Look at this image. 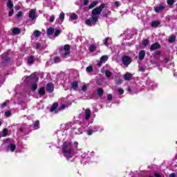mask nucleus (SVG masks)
Listing matches in <instances>:
<instances>
[{"label":"nucleus","instance_id":"61","mask_svg":"<svg viewBox=\"0 0 177 177\" xmlns=\"http://www.w3.org/2000/svg\"><path fill=\"white\" fill-rule=\"evenodd\" d=\"M154 176H156V177H160V174L156 173V174H154Z\"/></svg>","mask_w":177,"mask_h":177},{"label":"nucleus","instance_id":"25","mask_svg":"<svg viewBox=\"0 0 177 177\" xmlns=\"http://www.w3.org/2000/svg\"><path fill=\"white\" fill-rule=\"evenodd\" d=\"M33 128L34 129H39V122L37 120L33 122Z\"/></svg>","mask_w":177,"mask_h":177},{"label":"nucleus","instance_id":"4","mask_svg":"<svg viewBox=\"0 0 177 177\" xmlns=\"http://www.w3.org/2000/svg\"><path fill=\"white\" fill-rule=\"evenodd\" d=\"M62 33V30L55 29L53 28H49L47 30V34L48 35H53V37H59Z\"/></svg>","mask_w":177,"mask_h":177},{"label":"nucleus","instance_id":"49","mask_svg":"<svg viewBox=\"0 0 177 177\" xmlns=\"http://www.w3.org/2000/svg\"><path fill=\"white\" fill-rule=\"evenodd\" d=\"M38 88V86L37 85V84H33L32 86V89L33 91H35V89H37Z\"/></svg>","mask_w":177,"mask_h":177},{"label":"nucleus","instance_id":"48","mask_svg":"<svg viewBox=\"0 0 177 177\" xmlns=\"http://www.w3.org/2000/svg\"><path fill=\"white\" fill-rule=\"evenodd\" d=\"M87 86H86V85H84V86H82V91H83V92H86V89H87Z\"/></svg>","mask_w":177,"mask_h":177},{"label":"nucleus","instance_id":"20","mask_svg":"<svg viewBox=\"0 0 177 177\" xmlns=\"http://www.w3.org/2000/svg\"><path fill=\"white\" fill-rule=\"evenodd\" d=\"M66 15L64 14V12H61L59 16V20L60 21V24L63 23L64 20V17H65Z\"/></svg>","mask_w":177,"mask_h":177},{"label":"nucleus","instance_id":"28","mask_svg":"<svg viewBox=\"0 0 177 177\" xmlns=\"http://www.w3.org/2000/svg\"><path fill=\"white\" fill-rule=\"evenodd\" d=\"M138 70H139V71H141L142 73H145V71H146V66L139 65Z\"/></svg>","mask_w":177,"mask_h":177},{"label":"nucleus","instance_id":"19","mask_svg":"<svg viewBox=\"0 0 177 177\" xmlns=\"http://www.w3.org/2000/svg\"><path fill=\"white\" fill-rule=\"evenodd\" d=\"M21 30H20V28H15L14 29H12V34L14 35H19V34H20V32Z\"/></svg>","mask_w":177,"mask_h":177},{"label":"nucleus","instance_id":"36","mask_svg":"<svg viewBox=\"0 0 177 177\" xmlns=\"http://www.w3.org/2000/svg\"><path fill=\"white\" fill-rule=\"evenodd\" d=\"M89 50H90V52H95V50H96V46L95 45L90 46Z\"/></svg>","mask_w":177,"mask_h":177},{"label":"nucleus","instance_id":"16","mask_svg":"<svg viewBox=\"0 0 177 177\" xmlns=\"http://www.w3.org/2000/svg\"><path fill=\"white\" fill-rule=\"evenodd\" d=\"M131 78H132V74H131L129 73H127L124 75V80H125V81H129V80H131Z\"/></svg>","mask_w":177,"mask_h":177},{"label":"nucleus","instance_id":"57","mask_svg":"<svg viewBox=\"0 0 177 177\" xmlns=\"http://www.w3.org/2000/svg\"><path fill=\"white\" fill-rule=\"evenodd\" d=\"M73 145L77 147V146H78V142L75 141V142H73Z\"/></svg>","mask_w":177,"mask_h":177},{"label":"nucleus","instance_id":"63","mask_svg":"<svg viewBox=\"0 0 177 177\" xmlns=\"http://www.w3.org/2000/svg\"><path fill=\"white\" fill-rule=\"evenodd\" d=\"M156 65L157 66H160V63H156Z\"/></svg>","mask_w":177,"mask_h":177},{"label":"nucleus","instance_id":"62","mask_svg":"<svg viewBox=\"0 0 177 177\" xmlns=\"http://www.w3.org/2000/svg\"><path fill=\"white\" fill-rule=\"evenodd\" d=\"M174 77H177V74L176 73H174Z\"/></svg>","mask_w":177,"mask_h":177},{"label":"nucleus","instance_id":"12","mask_svg":"<svg viewBox=\"0 0 177 177\" xmlns=\"http://www.w3.org/2000/svg\"><path fill=\"white\" fill-rule=\"evenodd\" d=\"M16 150V145L15 144H10L8 147H7V151H15Z\"/></svg>","mask_w":177,"mask_h":177},{"label":"nucleus","instance_id":"5","mask_svg":"<svg viewBox=\"0 0 177 177\" xmlns=\"http://www.w3.org/2000/svg\"><path fill=\"white\" fill-rule=\"evenodd\" d=\"M92 112L90 111L89 109L85 110L84 113L83 114V120L88 122V125H89V121L91 120V115Z\"/></svg>","mask_w":177,"mask_h":177},{"label":"nucleus","instance_id":"6","mask_svg":"<svg viewBox=\"0 0 177 177\" xmlns=\"http://www.w3.org/2000/svg\"><path fill=\"white\" fill-rule=\"evenodd\" d=\"M122 62L124 66H126L127 67H128V66L131 64V57L128 55H124L122 59Z\"/></svg>","mask_w":177,"mask_h":177},{"label":"nucleus","instance_id":"58","mask_svg":"<svg viewBox=\"0 0 177 177\" xmlns=\"http://www.w3.org/2000/svg\"><path fill=\"white\" fill-rule=\"evenodd\" d=\"M169 177H176V176L175 175V174L172 173L170 174Z\"/></svg>","mask_w":177,"mask_h":177},{"label":"nucleus","instance_id":"54","mask_svg":"<svg viewBox=\"0 0 177 177\" xmlns=\"http://www.w3.org/2000/svg\"><path fill=\"white\" fill-rule=\"evenodd\" d=\"M21 15H22V12L19 11V12L17 14V17H21Z\"/></svg>","mask_w":177,"mask_h":177},{"label":"nucleus","instance_id":"64","mask_svg":"<svg viewBox=\"0 0 177 177\" xmlns=\"http://www.w3.org/2000/svg\"><path fill=\"white\" fill-rule=\"evenodd\" d=\"M5 142H6V143H8V140H6V141H5Z\"/></svg>","mask_w":177,"mask_h":177},{"label":"nucleus","instance_id":"11","mask_svg":"<svg viewBox=\"0 0 177 177\" xmlns=\"http://www.w3.org/2000/svg\"><path fill=\"white\" fill-rule=\"evenodd\" d=\"M55 88V86L53 84V83H48L46 86V91L47 92H49L51 93V92H53V89Z\"/></svg>","mask_w":177,"mask_h":177},{"label":"nucleus","instance_id":"60","mask_svg":"<svg viewBox=\"0 0 177 177\" xmlns=\"http://www.w3.org/2000/svg\"><path fill=\"white\" fill-rule=\"evenodd\" d=\"M40 45L39 44L37 43L36 44V48L38 49L39 48Z\"/></svg>","mask_w":177,"mask_h":177},{"label":"nucleus","instance_id":"27","mask_svg":"<svg viewBox=\"0 0 177 177\" xmlns=\"http://www.w3.org/2000/svg\"><path fill=\"white\" fill-rule=\"evenodd\" d=\"M69 17H70L71 20H77V19H78V16L77 15H75V13H71L69 15Z\"/></svg>","mask_w":177,"mask_h":177},{"label":"nucleus","instance_id":"32","mask_svg":"<svg viewBox=\"0 0 177 177\" xmlns=\"http://www.w3.org/2000/svg\"><path fill=\"white\" fill-rule=\"evenodd\" d=\"M96 5H97V1H93L91 3L90 6H88V9H93V8H95V6H96Z\"/></svg>","mask_w":177,"mask_h":177},{"label":"nucleus","instance_id":"52","mask_svg":"<svg viewBox=\"0 0 177 177\" xmlns=\"http://www.w3.org/2000/svg\"><path fill=\"white\" fill-rule=\"evenodd\" d=\"M6 117H10V111H8L5 113Z\"/></svg>","mask_w":177,"mask_h":177},{"label":"nucleus","instance_id":"1","mask_svg":"<svg viewBox=\"0 0 177 177\" xmlns=\"http://www.w3.org/2000/svg\"><path fill=\"white\" fill-rule=\"evenodd\" d=\"M104 3L101 4L99 7L94 8L92 10V16L88 19L86 21V24L92 27V26H95L96 23H97V20L99 19V15L102 13V10L104 9Z\"/></svg>","mask_w":177,"mask_h":177},{"label":"nucleus","instance_id":"59","mask_svg":"<svg viewBox=\"0 0 177 177\" xmlns=\"http://www.w3.org/2000/svg\"><path fill=\"white\" fill-rule=\"evenodd\" d=\"M7 105H8V103L4 102V103L2 104V107H5Z\"/></svg>","mask_w":177,"mask_h":177},{"label":"nucleus","instance_id":"53","mask_svg":"<svg viewBox=\"0 0 177 177\" xmlns=\"http://www.w3.org/2000/svg\"><path fill=\"white\" fill-rule=\"evenodd\" d=\"M120 84H122V80H118V81H116V84L117 85H120Z\"/></svg>","mask_w":177,"mask_h":177},{"label":"nucleus","instance_id":"3","mask_svg":"<svg viewBox=\"0 0 177 177\" xmlns=\"http://www.w3.org/2000/svg\"><path fill=\"white\" fill-rule=\"evenodd\" d=\"M60 55L62 57H68V56H70V45H65L60 50Z\"/></svg>","mask_w":177,"mask_h":177},{"label":"nucleus","instance_id":"40","mask_svg":"<svg viewBox=\"0 0 177 177\" xmlns=\"http://www.w3.org/2000/svg\"><path fill=\"white\" fill-rule=\"evenodd\" d=\"M48 21H50V23H53L55 21V16L53 15L50 16Z\"/></svg>","mask_w":177,"mask_h":177},{"label":"nucleus","instance_id":"30","mask_svg":"<svg viewBox=\"0 0 177 177\" xmlns=\"http://www.w3.org/2000/svg\"><path fill=\"white\" fill-rule=\"evenodd\" d=\"M7 7L10 9H13V3H12V0H8Z\"/></svg>","mask_w":177,"mask_h":177},{"label":"nucleus","instance_id":"31","mask_svg":"<svg viewBox=\"0 0 177 177\" xmlns=\"http://www.w3.org/2000/svg\"><path fill=\"white\" fill-rule=\"evenodd\" d=\"M89 3V0H80V4L82 5V6H86Z\"/></svg>","mask_w":177,"mask_h":177},{"label":"nucleus","instance_id":"22","mask_svg":"<svg viewBox=\"0 0 177 177\" xmlns=\"http://www.w3.org/2000/svg\"><path fill=\"white\" fill-rule=\"evenodd\" d=\"M64 138H66V134L62 135V131H59L58 133V140H64Z\"/></svg>","mask_w":177,"mask_h":177},{"label":"nucleus","instance_id":"26","mask_svg":"<svg viewBox=\"0 0 177 177\" xmlns=\"http://www.w3.org/2000/svg\"><path fill=\"white\" fill-rule=\"evenodd\" d=\"M58 106H59V104H57V103H54L53 106L50 109L51 113H53V111H56V109H57Z\"/></svg>","mask_w":177,"mask_h":177},{"label":"nucleus","instance_id":"34","mask_svg":"<svg viewBox=\"0 0 177 177\" xmlns=\"http://www.w3.org/2000/svg\"><path fill=\"white\" fill-rule=\"evenodd\" d=\"M160 26V22L157 21H152L151 26L152 27H158Z\"/></svg>","mask_w":177,"mask_h":177},{"label":"nucleus","instance_id":"9","mask_svg":"<svg viewBox=\"0 0 177 177\" xmlns=\"http://www.w3.org/2000/svg\"><path fill=\"white\" fill-rule=\"evenodd\" d=\"M109 60V56L107 55H104L100 58V62L97 63V66H102L103 63H106Z\"/></svg>","mask_w":177,"mask_h":177},{"label":"nucleus","instance_id":"17","mask_svg":"<svg viewBox=\"0 0 177 177\" xmlns=\"http://www.w3.org/2000/svg\"><path fill=\"white\" fill-rule=\"evenodd\" d=\"M175 41H176V36L171 35L169 37L168 42H169V44H174Z\"/></svg>","mask_w":177,"mask_h":177},{"label":"nucleus","instance_id":"7","mask_svg":"<svg viewBox=\"0 0 177 177\" xmlns=\"http://www.w3.org/2000/svg\"><path fill=\"white\" fill-rule=\"evenodd\" d=\"M29 19L32 21L37 19V10L32 9L29 11Z\"/></svg>","mask_w":177,"mask_h":177},{"label":"nucleus","instance_id":"51","mask_svg":"<svg viewBox=\"0 0 177 177\" xmlns=\"http://www.w3.org/2000/svg\"><path fill=\"white\" fill-rule=\"evenodd\" d=\"M31 78H33V81H35L36 82H38V76H35V77H32V75H31Z\"/></svg>","mask_w":177,"mask_h":177},{"label":"nucleus","instance_id":"41","mask_svg":"<svg viewBox=\"0 0 177 177\" xmlns=\"http://www.w3.org/2000/svg\"><path fill=\"white\" fill-rule=\"evenodd\" d=\"M117 91H118V93H119L120 95H123V94H124V89H122V88H118L117 89Z\"/></svg>","mask_w":177,"mask_h":177},{"label":"nucleus","instance_id":"2","mask_svg":"<svg viewBox=\"0 0 177 177\" xmlns=\"http://www.w3.org/2000/svg\"><path fill=\"white\" fill-rule=\"evenodd\" d=\"M71 145V142L67 141L64 142L62 145V153L64 154V157L67 158L68 160H70V158H73L75 156V152Z\"/></svg>","mask_w":177,"mask_h":177},{"label":"nucleus","instance_id":"13","mask_svg":"<svg viewBox=\"0 0 177 177\" xmlns=\"http://www.w3.org/2000/svg\"><path fill=\"white\" fill-rule=\"evenodd\" d=\"M160 48H161V46L160 45V44L155 43L151 46L150 50H156V49H160Z\"/></svg>","mask_w":177,"mask_h":177},{"label":"nucleus","instance_id":"44","mask_svg":"<svg viewBox=\"0 0 177 177\" xmlns=\"http://www.w3.org/2000/svg\"><path fill=\"white\" fill-rule=\"evenodd\" d=\"M84 128H85V127H82L77 129V131H78L77 135H81V133H82V129H84Z\"/></svg>","mask_w":177,"mask_h":177},{"label":"nucleus","instance_id":"45","mask_svg":"<svg viewBox=\"0 0 177 177\" xmlns=\"http://www.w3.org/2000/svg\"><path fill=\"white\" fill-rule=\"evenodd\" d=\"M13 13H14L13 8H10V11L8 12V16L9 17L13 16Z\"/></svg>","mask_w":177,"mask_h":177},{"label":"nucleus","instance_id":"55","mask_svg":"<svg viewBox=\"0 0 177 177\" xmlns=\"http://www.w3.org/2000/svg\"><path fill=\"white\" fill-rule=\"evenodd\" d=\"M127 91L129 92V93H132V89L131 88V87L127 88Z\"/></svg>","mask_w":177,"mask_h":177},{"label":"nucleus","instance_id":"46","mask_svg":"<svg viewBox=\"0 0 177 177\" xmlns=\"http://www.w3.org/2000/svg\"><path fill=\"white\" fill-rule=\"evenodd\" d=\"M143 46H147V45H149V40L148 39H145L142 41Z\"/></svg>","mask_w":177,"mask_h":177},{"label":"nucleus","instance_id":"50","mask_svg":"<svg viewBox=\"0 0 177 177\" xmlns=\"http://www.w3.org/2000/svg\"><path fill=\"white\" fill-rule=\"evenodd\" d=\"M107 99H108V100H113V95H111V94H109L108 95H107Z\"/></svg>","mask_w":177,"mask_h":177},{"label":"nucleus","instance_id":"14","mask_svg":"<svg viewBox=\"0 0 177 177\" xmlns=\"http://www.w3.org/2000/svg\"><path fill=\"white\" fill-rule=\"evenodd\" d=\"M146 56V52L145 50H140L138 53V59L139 60H143L145 57Z\"/></svg>","mask_w":177,"mask_h":177},{"label":"nucleus","instance_id":"37","mask_svg":"<svg viewBox=\"0 0 177 177\" xmlns=\"http://www.w3.org/2000/svg\"><path fill=\"white\" fill-rule=\"evenodd\" d=\"M86 71L87 73H92V71H93V67L92 66H88L86 68Z\"/></svg>","mask_w":177,"mask_h":177},{"label":"nucleus","instance_id":"39","mask_svg":"<svg viewBox=\"0 0 177 177\" xmlns=\"http://www.w3.org/2000/svg\"><path fill=\"white\" fill-rule=\"evenodd\" d=\"M167 3L169 6H172L175 3V0H167Z\"/></svg>","mask_w":177,"mask_h":177},{"label":"nucleus","instance_id":"56","mask_svg":"<svg viewBox=\"0 0 177 177\" xmlns=\"http://www.w3.org/2000/svg\"><path fill=\"white\" fill-rule=\"evenodd\" d=\"M115 6H116L117 7L120 6V3L118 1H115Z\"/></svg>","mask_w":177,"mask_h":177},{"label":"nucleus","instance_id":"23","mask_svg":"<svg viewBox=\"0 0 177 177\" xmlns=\"http://www.w3.org/2000/svg\"><path fill=\"white\" fill-rule=\"evenodd\" d=\"M68 106H71V102H68L66 104H63L60 107L61 110H64V109L68 107Z\"/></svg>","mask_w":177,"mask_h":177},{"label":"nucleus","instance_id":"33","mask_svg":"<svg viewBox=\"0 0 177 177\" xmlns=\"http://www.w3.org/2000/svg\"><path fill=\"white\" fill-rule=\"evenodd\" d=\"M103 88H100L97 90V95H98V96H102L103 95Z\"/></svg>","mask_w":177,"mask_h":177},{"label":"nucleus","instance_id":"38","mask_svg":"<svg viewBox=\"0 0 177 177\" xmlns=\"http://www.w3.org/2000/svg\"><path fill=\"white\" fill-rule=\"evenodd\" d=\"M105 74L106 76L108 77V78L113 75V73H111V72H110L109 70H106Z\"/></svg>","mask_w":177,"mask_h":177},{"label":"nucleus","instance_id":"29","mask_svg":"<svg viewBox=\"0 0 177 177\" xmlns=\"http://www.w3.org/2000/svg\"><path fill=\"white\" fill-rule=\"evenodd\" d=\"M34 63V57L30 56L28 58V64L31 66Z\"/></svg>","mask_w":177,"mask_h":177},{"label":"nucleus","instance_id":"47","mask_svg":"<svg viewBox=\"0 0 177 177\" xmlns=\"http://www.w3.org/2000/svg\"><path fill=\"white\" fill-rule=\"evenodd\" d=\"M160 55H161V52L157 51V52L155 53V55L153 56L154 59H157V56H160Z\"/></svg>","mask_w":177,"mask_h":177},{"label":"nucleus","instance_id":"15","mask_svg":"<svg viewBox=\"0 0 177 177\" xmlns=\"http://www.w3.org/2000/svg\"><path fill=\"white\" fill-rule=\"evenodd\" d=\"M164 9H165L164 6H160L158 7L155 8V12L156 13H160V12H162V10H164Z\"/></svg>","mask_w":177,"mask_h":177},{"label":"nucleus","instance_id":"24","mask_svg":"<svg viewBox=\"0 0 177 177\" xmlns=\"http://www.w3.org/2000/svg\"><path fill=\"white\" fill-rule=\"evenodd\" d=\"M45 88L41 87L40 88H39V95L40 96H44V95H45Z\"/></svg>","mask_w":177,"mask_h":177},{"label":"nucleus","instance_id":"18","mask_svg":"<svg viewBox=\"0 0 177 177\" xmlns=\"http://www.w3.org/2000/svg\"><path fill=\"white\" fill-rule=\"evenodd\" d=\"M71 88L72 89H73L74 91H77V89H78V82H73L71 84Z\"/></svg>","mask_w":177,"mask_h":177},{"label":"nucleus","instance_id":"35","mask_svg":"<svg viewBox=\"0 0 177 177\" xmlns=\"http://www.w3.org/2000/svg\"><path fill=\"white\" fill-rule=\"evenodd\" d=\"M33 35L35 38H38L41 35V32L39 30H35Z\"/></svg>","mask_w":177,"mask_h":177},{"label":"nucleus","instance_id":"42","mask_svg":"<svg viewBox=\"0 0 177 177\" xmlns=\"http://www.w3.org/2000/svg\"><path fill=\"white\" fill-rule=\"evenodd\" d=\"M54 62L55 63H60V62H62V60L60 59V57H56L54 58Z\"/></svg>","mask_w":177,"mask_h":177},{"label":"nucleus","instance_id":"10","mask_svg":"<svg viewBox=\"0 0 177 177\" xmlns=\"http://www.w3.org/2000/svg\"><path fill=\"white\" fill-rule=\"evenodd\" d=\"M147 84L149 86V89H154V88H157V84L150 80H148L147 82Z\"/></svg>","mask_w":177,"mask_h":177},{"label":"nucleus","instance_id":"8","mask_svg":"<svg viewBox=\"0 0 177 177\" xmlns=\"http://www.w3.org/2000/svg\"><path fill=\"white\" fill-rule=\"evenodd\" d=\"M98 129L97 127H93L91 129L87 130V135L88 136H91V135H93L94 133V132H97Z\"/></svg>","mask_w":177,"mask_h":177},{"label":"nucleus","instance_id":"43","mask_svg":"<svg viewBox=\"0 0 177 177\" xmlns=\"http://www.w3.org/2000/svg\"><path fill=\"white\" fill-rule=\"evenodd\" d=\"M3 137L8 136V129H4L3 130Z\"/></svg>","mask_w":177,"mask_h":177},{"label":"nucleus","instance_id":"21","mask_svg":"<svg viewBox=\"0 0 177 177\" xmlns=\"http://www.w3.org/2000/svg\"><path fill=\"white\" fill-rule=\"evenodd\" d=\"M103 42L105 46H109V42H111V39L110 37H106L103 40Z\"/></svg>","mask_w":177,"mask_h":177}]
</instances>
